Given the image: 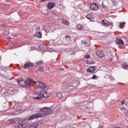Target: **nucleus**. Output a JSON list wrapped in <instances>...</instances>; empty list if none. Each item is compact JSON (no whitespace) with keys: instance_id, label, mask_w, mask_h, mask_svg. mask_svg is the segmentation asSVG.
<instances>
[{"instance_id":"39","label":"nucleus","mask_w":128,"mask_h":128,"mask_svg":"<svg viewBox=\"0 0 128 128\" xmlns=\"http://www.w3.org/2000/svg\"><path fill=\"white\" fill-rule=\"evenodd\" d=\"M36 29L38 28V27H36Z\"/></svg>"},{"instance_id":"31","label":"nucleus","mask_w":128,"mask_h":128,"mask_svg":"<svg viewBox=\"0 0 128 128\" xmlns=\"http://www.w3.org/2000/svg\"><path fill=\"white\" fill-rule=\"evenodd\" d=\"M102 8H106V6H104V3H102Z\"/></svg>"},{"instance_id":"23","label":"nucleus","mask_w":128,"mask_h":128,"mask_svg":"<svg viewBox=\"0 0 128 128\" xmlns=\"http://www.w3.org/2000/svg\"><path fill=\"white\" fill-rule=\"evenodd\" d=\"M123 24H126V23L125 22H123V23L120 22V28H124V26Z\"/></svg>"},{"instance_id":"30","label":"nucleus","mask_w":128,"mask_h":128,"mask_svg":"<svg viewBox=\"0 0 128 128\" xmlns=\"http://www.w3.org/2000/svg\"><path fill=\"white\" fill-rule=\"evenodd\" d=\"M46 72H50V68H46Z\"/></svg>"},{"instance_id":"26","label":"nucleus","mask_w":128,"mask_h":128,"mask_svg":"<svg viewBox=\"0 0 128 128\" xmlns=\"http://www.w3.org/2000/svg\"><path fill=\"white\" fill-rule=\"evenodd\" d=\"M91 78L92 80H98V78H96V74L94 75Z\"/></svg>"},{"instance_id":"36","label":"nucleus","mask_w":128,"mask_h":128,"mask_svg":"<svg viewBox=\"0 0 128 128\" xmlns=\"http://www.w3.org/2000/svg\"><path fill=\"white\" fill-rule=\"evenodd\" d=\"M8 92L6 93V96H8Z\"/></svg>"},{"instance_id":"5","label":"nucleus","mask_w":128,"mask_h":128,"mask_svg":"<svg viewBox=\"0 0 128 128\" xmlns=\"http://www.w3.org/2000/svg\"><path fill=\"white\" fill-rule=\"evenodd\" d=\"M90 8L92 10H98V6L96 3H92L90 6Z\"/></svg>"},{"instance_id":"14","label":"nucleus","mask_w":128,"mask_h":128,"mask_svg":"<svg viewBox=\"0 0 128 128\" xmlns=\"http://www.w3.org/2000/svg\"><path fill=\"white\" fill-rule=\"evenodd\" d=\"M121 110L124 113H125V115L126 116H128V110H127L126 108L122 107V108H121Z\"/></svg>"},{"instance_id":"19","label":"nucleus","mask_w":128,"mask_h":128,"mask_svg":"<svg viewBox=\"0 0 128 128\" xmlns=\"http://www.w3.org/2000/svg\"><path fill=\"white\" fill-rule=\"evenodd\" d=\"M76 28L78 30H84V26L80 24L77 25Z\"/></svg>"},{"instance_id":"7","label":"nucleus","mask_w":128,"mask_h":128,"mask_svg":"<svg viewBox=\"0 0 128 128\" xmlns=\"http://www.w3.org/2000/svg\"><path fill=\"white\" fill-rule=\"evenodd\" d=\"M48 28H49L50 32H54V30H56V26H54V24L52 23H50L48 24Z\"/></svg>"},{"instance_id":"38","label":"nucleus","mask_w":128,"mask_h":128,"mask_svg":"<svg viewBox=\"0 0 128 128\" xmlns=\"http://www.w3.org/2000/svg\"><path fill=\"white\" fill-rule=\"evenodd\" d=\"M70 128H74V127H72V126H71V127H70Z\"/></svg>"},{"instance_id":"10","label":"nucleus","mask_w":128,"mask_h":128,"mask_svg":"<svg viewBox=\"0 0 128 128\" xmlns=\"http://www.w3.org/2000/svg\"><path fill=\"white\" fill-rule=\"evenodd\" d=\"M34 100H42V92L38 94V96L34 98Z\"/></svg>"},{"instance_id":"9","label":"nucleus","mask_w":128,"mask_h":128,"mask_svg":"<svg viewBox=\"0 0 128 128\" xmlns=\"http://www.w3.org/2000/svg\"><path fill=\"white\" fill-rule=\"evenodd\" d=\"M82 42L86 46H90V40H83L82 41Z\"/></svg>"},{"instance_id":"8","label":"nucleus","mask_w":128,"mask_h":128,"mask_svg":"<svg viewBox=\"0 0 128 128\" xmlns=\"http://www.w3.org/2000/svg\"><path fill=\"white\" fill-rule=\"evenodd\" d=\"M94 70H96V66H90L87 69L88 72H94Z\"/></svg>"},{"instance_id":"20","label":"nucleus","mask_w":128,"mask_h":128,"mask_svg":"<svg viewBox=\"0 0 128 128\" xmlns=\"http://www.w3.org/2000/svg\"><path fill=\"white\" fill-rule=\"evenodd\" d=\"M44 32H50V28H48V25L44 27Z\"/></svg>"},{"instance_id":"32","label":"nucleus","mask_w":128,"mask_h":128,"mask_svg":"<svg viewBox=\"0 0 128 128\" xmlns=\"http://www.w3.org/2000/svg\"><path fill=\"white\" fill-rule=\"evenodd\" d=\"M46 0H40V2H44Z\"/></svg>"},{"instance_id":"16","label":"nucleus","mask_w":128,"mask_h":128,"mask_svg":"<svg viewBox=\"0 0 128 128\" xmlns=\"http://www.w3.org/2000/svg\"><path fill=\"white\" fill-rule=\"evenodd\" d=\"M62 22L66 26H68L70 24V22L66 19H62Z\"/></svg>"},{"instance_id":"25","label":"nucleus","mask_w":128,"mask_h":128,"mask_svg":"<svg viewBox=\"0 0 128 128\" xmlns=\"http://www.w3.org/2000/svg\"><path fill=\"white\" fill-rule=\"evenodd\" d=\"M26 126L24 124H21L18 126V128H24Z\"/></svg>"},{"instance_id":"27","label":"nucleus","mask_w":128,"mask_h":128,"mask_svg":"<svg viewBox=\"0 0 128 128\" xmlns=\"http://www.w3.org/2000/svg\"><path fill=\"white\" fill-rule=\"evenodd\" d=\"M86 18H88V20H90V14H89L87 16H86Z\"/></svg>"},{"instance_id":"17","label":"nucleus","mask_w":128,"mask_h":128,"mask_svg":"<svg viewBox=\"0 0 128 128\" xmlns=\"http://www.w3.org/2000/svg\"><path fill=\"white\" fill-rule=\"evenodd\" d=\"M42 98H48V95H46V91L42 92Z\"/></svg>"},{"instance_id":"21","label":"nucleus","mask_w":128,"mask_h":128,"mask_svg":"<svg viewBox=\"0 0 128 128\" xmlns=\"http://www.w3.org/2000/svg\"><path fill=\"white\" fill-rule=\"evenodd\" d=\"M122 68L124 70H128V64L126 63H123L122 64Z\"/></svg>"},{"instance_id":"1","label":"nucleus","mask_w":128,"mask_h":128,"mask_svg":"<svg viewBox=\"0 0 128 128\" xmlns=\"http://www.w3.org/2000/svg\"><path fill=\"white\" fill-rule=\"evenodd\" d=\"M40 111L38 114H35L31 116L28 118V120H32L34 118H42L44 116H46L48 114H50L52 112V110L50 109V108L44 107L40 108Z\"/></svg>"},{"instance_id":"15","label":"nucleus","mask_w":128,"mask_h":128,"mask_svg":"<svg viewBox=\"0 0 128 128\" xmlns=\"http://www.w3.org/2000/svg\"><path fill=\"white\" fill-rule=\"evenodd\" d=\"M16 122V120L14 119L8 120L6 121L7 124H14Z\"/></svg>"},{"instance_id":"34","label":"nucleus","mask_w":128,"mask_h":128,"mask_svg":"<svg viewBox=\"0 0 128 128\" xmlns=\"http://www.w3.org/2000/svg\"><path fill=\"white\" fill-rule=\"evenodd\" d=\"M59 70H64V68H60Z\"/></svg>"},{"instance_id":"11","label":"nucleus","mask_w":128,"mask_h":128,"mask_svg":"<svg viewBox=\"0 0 128 128\" xmlns=\"http://www.w3.org/2000/svg\"><path fill=\"white\" fill-rule=\"evenodd\" d=\"M116 44L118 46H124V41L121 38H119L116 40Z\"/></svg>"},{"instance_id":"3","label":"nucleus","mask_w":128,"mask_h":128,"mask_svg":"<svg viewBox=\"0 0 128 128\" xmlns=\"http://www.w3.org/2000/svg\"><path fill=\"white\" fill-rule=\"evenodd\" d=\"M34 82L36 86H38V88H40L42 90H44V88H46V85L44 84V83L40 82H36L33 80V82Z\"/></svg>"},{"instance_id":"22","label":"nucleus","mask_w":128,"mask_h":128,"mask_svg":"<svg viewBox=\"0 0 128 128\" xmlns=\"http://www.w3.org/2000/svg\"><path fill=\"white\" fill-rule=\"evenodd\" d=\"M65 40H66L67 42H70V36H65Z\"/></svg>"},{"instance_id":"12","label":"nucleus","mask_w":128,"mask_h":128,"mask_svg":"<svg viewBox=\"0 0 128 128\" xmlns=\"http://www.w3.org/2000/svg\"><path fill=\"white\" fill-rule=\"evenodd\" d=\"M32 66V63H30L28 62H26L24 66V68H30V66Z\"/></svg>"},{"instance_id":"13","label":"nucleus","mask_w":128,"mask_h":128,"mask_svg":"<svg viewBox=\"0 0 128 128\" xmlns=\"http://www.w3.org/2000/svg\"><path fill=\"white\" fill-rule=\"evenodd\" d=\"M54 6H56V3L54 2L50 3L48 4V8L50 10H52V8H53Z\"/></svg>"},{"instance_id":"29","label":"nucleus","mask_w":128,"mask_h":128,"mask_svg":"<svg viewBox=\"0 0 128 128\" xmlns=\"http://www.w3.org/2000/svg\"><path fill=\"white\" fill-rule=\"evenodd\" d=\"M38 70H40V72H44V68H42V67H40L39 68H38Z\"/></svg>"},{"instance_id":"37","label":"nucleus","mask_w":128,"mask_h":128,"mask_svg":"<svg viewBox=\"0 0 128 128\" xmlns=\"http://www.w3.org/2000/svg\"><path fill=\"white\" fill-rule=\"evenodd\" d=\"M114 128H120V127H114Z\"/></svg>"},{"instance_id":"33","label":"nucleus","mask_w":128,"mask_h":128,"mask_svg":"<svg viewBox=\"0 0 128 128\" xmlns=\"http://www.w3.org/2000/svg\"><path fill=\"white\" fill-rule=\"evenodd\" d=\"M46 96H50V93L48 92H46Z\"/></svg>"},{"instance_id":"2","label":"nucleus","mask_w":128,"mask_h":128,"mask_svg":"<svg viewBox=\"0 0 128 128\" xmlns=\"http://www.w3.org/2000/svg\"><path fill=\"white\" fill-rule=\"evenodd\" d=\"M34 82V79L28 78L26 81L23 80H18L17 82L20 86H24L25 88H30V82Z\"/></svg>"},{"instance_id":"28","label":"nucleus","mask_w":128,"mask_h":128,"mask_svg":"<svg viewBox=\"0 0 128 128\" xmlns=\"http://www.w3.org/2000/svg\"><path fill=\"white\" fill-rule=\"evenodd\" d=\"M85 58H90V54L86 55Z\"/></svg>"},{"instance_id":"18","label":"nucleus","mask_w":128,"mask_h":128,"mask_svg":"<svg viewBox=\"0 0 128 128\" xmlns=\"http://www.w3.org/2000/svg\"><path fill=\"white\" fill-rule=\"evenodd\" d=\"M36 36L39 38H42V32H36Z\"/></svg>"},{"instance_id":"35","label":"nucleus","mask_w":128,"mask_h":128,"mask_svg":"<svg viewBox=\"0 0 128 128\" xmlns=\"http://www.w3.org/2000/svg\"><path fill=\"white\" fill-rule=\"evenodd\" d=\"M124 104V100L122 102L121 104Z\"/></svg>"},{"instance_id":"24","label":"nucleus","mask_w":128,"mask_h":128,"mask_svg":"<svg viewBox=\"0 0 128 128\" xmlns=\"http://www.w3.org/2000/svg\"><path fill=\"white\" fill-rule=\"evenodd\" d=\"M43 63H44V61H42V60L38 61L36 62V64H38V66H40V64H42Z\"/></svg>"},{"instance_id":"6","label":"nucleus","mask_w":128,"mask_h":128,"mask_svg":"<svg viewBox=\"0 0 128 128\" xmlns=\"http://www.w3.org/2000/svg\"><path fill=\"white\" fill-rule=\"evenodd\" d=\"M96 54L98 58H102L104 56V52L103 50H98Z\"/></svg>"},{"instance_id":"4","label":"nucleus","mask_w":128,"mask_h":128,"mask_svg":"<svg viewBox=\"0 0 128 128\" xmlns=\"http://www.w3.org/2000/svg\"><path fill=\"white\" fill-rule=\"evenodd\" d=\"M102 24L104 26H105L106 28V26H110V28H112V22H109L108 20H102Z\"/></svg>"}]
</instances>
